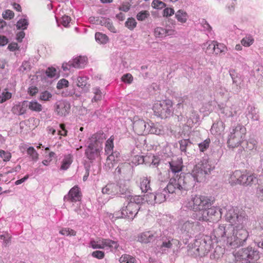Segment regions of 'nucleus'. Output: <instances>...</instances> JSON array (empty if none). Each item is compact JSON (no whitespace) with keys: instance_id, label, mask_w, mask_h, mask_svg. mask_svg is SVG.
Here are the masks:
<instances>
[{"instance_id":"obj_1","label":"nucleus","mask_w":263,"mask_h":263,"mask_svg":"<svg viewBox=\"0 0 263 263\" xmlns=\"http://www.w3.org/2000/svg\"><path fill=\"white\" fill-rule=\"evenodd\" d=\"M225 218L230 224H219L214 230L215 237L232 249L243 246L249 236L248 231L242 226L247 219L246 213L231 208L227 211Z\"/></svg>"},{"instance_id":"obj_2","label":"nucleus","mask_w":263,"mask_h":263,"mask_svg":"<svg viewBox=\"0 0 263 263\" xmlns=\"http://www.w3.org/2000/svg\"><path fill=\"white\" fill-rule=\"evenodd\" d=\"M213 167L206 158H203L193 169L192 173H180V176H176L177 183L183 191H187L194 186L195 182H201L204 180L205 175L210 173Z\"/></svg>"},{"instance_id":"obj_3","label":"nucleus","mask_w":263,"mask_h":263,"mask_svg":"<svg viewBox=\"0 0 263 263\" xmlns=\"http://www.w3.org/2000/svg\"><path fill=\"white\" fill-rule=\"evenodd\" d=\"M179 183H177V179L176 177L171 178L167 186L164 188H159L155 193V198L156 199V203H161L168 199L171 195L174 194H179L183 189H181L179 185Z\"/></svg>"},{"instance_id":"obj_4","label":"nucleus","mask_w":263,"mask_h":263,"mask_svg":"<svg viewBox=\"0 0 263 263\" xmlns=\"http://www.w3.org/2000/svg\"><path fill=\"white\" fill-rule=\"evenodd\" d=\"M212 242V240L208 236L196 239L192 247H189L188 253L195 257L204 256L210 251Z\"/></svg>"},{"instance_id":"obj_5","label":"nucleus","mask_w":263,"mask_h":263,"mask_svg":"<svg viewBox=\"0 0 263 263\" xmlns=\"http://www.w3.org/2000/svg\"><path fill=\"white\" fill-rule=\"evenodd\" d=\"M103 134H95L89 139V143L85 149V154L87 158L93 160L100 155L102 150L101 145L103 143Z\"/></svg>"},{"instance_id":"obj_6","label":"nucleus","mask_w":263,"mask_h":263,"mask_svg":"<svg viewBox=\"0 0 263 263\" xmlns=\"http://www.w3.org/2000/svg\"><path fill=\"white\" fill-rule=\"evenodd\" d=\"M246 134V128L244 126L238 124L236 126H233L228 140L229 147L235 148L238 146L244 141Z\"/></svg>"},{"instance_id":"obj_7","label":"nucleus","mask_w":263,"mask_h":263,"mask_svg":"<svg viewBox=\"0 0 263 263\" xmlns=\"http://www.w3.org/2000/svg\"><path fill=\"white\" fill-rule=\"evenodd\" d=\"M237 261H243L246 263H251L258 261L260 258L259 252L252 247H248L240 249L235 254Z\"/></svg>"},{"instance_id":"obj_8","label":"nucleus","mask_w":263,"mask_h":263,"mask_svg":"<svg viewBox=\"0 0 263 263\" xmlns=\"http://www.w3.org/2000/svg\"><path fill=\"white\" fill-rule=\"evenodd\" d=\"M153 109L155 116L161 119L170 118L173 113V102L170 100L159 102L154 104Z\"/></svg>"},{"instance_id":"obj_9","label":"nucleus","mask_w":263,"mask_h":263,"mask_svg":"<svg viewBox=\"0 0 263 263\" xmlns=\"http://www.w3.org/2000/svg\"><path fill=\"white\" fill-rule=\"evenodd\" d=\"M203 230V227L199 222L191 221L184 222L181 228L182 238L186 240L194 236L196 237L197 234Z\"/></svg>"},{"instance_id":"obj_10","label":"nucleus","mask_w":263,"mask_h":263,"mask_svg":"<svg viewBox=\"0 0 263 263\" xmlns=\"http://www.w3.org/2000/svg\"><path fill=\"white\" fill-rule=\"evenodd\" d=\"M189 204V207L195 212L207 209L212 205L211 200L207 197L201 195H195L193 197Z\"/></svg>"},{"instance_id":"obj_11","label":"nucleus","mask_w":263,"mask_h":263,"mask_svg":"<svg viewBox=\"0 0 263 263\" xmlns=\"http://www.w3.org/2000/svg\"><path fill=\"white\" fill-rule=\"evenodd\" d=\"M140 208V206L139 205L128 202L126 207L122 209L121 213L118 212L114 214L116 215V218L127 217L128 219L133 220L138 214Z\"/></svg>"},{"instance_id":"obj_12","label":"nucleus","mask_w":263,"mask_h":263,"mask_svg":"<svg viewBox=\"0 0 263 263\" xmlns=\"http://www.w3.org/2000/svg\"><path fill=\"white\" fill-rule=\"evenodd\" d=\"M90 245L94 249L109 248L112 250L117 249L119 247V244L117 241H113L109 239H103L99 241L91 240Z\"/></svg>"},{"instance_id":"obj_13","label":"nucleus","mask_w":263,"mask_h":263,"mask_svg":"<svg viewBox=\"0 0 263 263\" xmlns=\"http://www.w3.org/2000/svg\"><path fill=\"white\" fill-rule=\"evenodd\" d=\"M87 58L85 57L79 56L68 63H63L62 68L63 70L66 71L69 70L71 67L75 68H82L86 65Z\"/></svg>"},{"instance_id":"obj_14","label":"nucleus","mask_w":263,"mask_h":263,"mask_svg":"<svg viewBox=\"0 0 263 263\" xmlns=\"http://www.w3.org/2000/svg\"><path fill=\"white\" fill-rule=\"evenodd\" d=\"M55 111L59 116H65L69 112L70 105L68 102L60 101L57 102L55 105Z\"/></svg>"},{"instance_id":"obj_15","label":"nucleus","mask_w":263,"mask_h":263,"mask_svg":"<svg viewBox=\"0 0 263 263\" xmlns=\"http://www.w3.org/2000/svg\"><path fill=\"white\" fill-rule=\"evenodd\" d=\"M79 187L74 186L69 191L67 195L64 197V201L77 202L81 199V195Z\"/></svg>"},{"instance_id":"obj_16","label":"nucleus","mask_w":263,"mask_h":263,"mask_svg":"<svg viewBox=\"0 0 263 263\" xmlns=\"http://www.w3.org/2000/svg\"><path fill=\"white\" fill-rule=\"evenodd\" d=\"M133 129L139 135H146L147 123L143 120H135L133 122Z\"/></svg>"},{"instance_id":"obj_17","label":"nucleus","mask_w":263,"mask_h":263,"mask_svg":"<svg viewBox=\"0 0 263 263\" xmlns=\"http://www.w3.org/2000/svg\"><path fill=\"white\" fill-rule=\"evenodd\" d=\"M163 132L162 126L158 123H155L150 121L147 123L146 135L148 134L161 135Z\"/></svg>"},{"instance_id":"obj_18","label":"nucleus","mask_w":263,"mask_h":263,"mask_svg":"<svg viewBox=\"0 0 263 263\" xmlns=\"http://www.w3.org/2000/svg\"><path fill=\"white\" fill-rule=\"evenodd\" d=\"M247 174H242V173L239 171H235L231 176V179L232 181L236 184L246 185Z\"/></svg>"},{"instance_id":"obj_19","label":"nucleus","mask_w":263,"mask_h":263,"mask_svg":"<svg viewBox=\"0 0 263 263\" xmlns=\"http://www.w3.org/2000/svg\"><path fill=\"white\" fill-rule=\"evenodd\" d=\"M220 109V113L222 114L224 117H232L237 114V111L236 110V107L234 105L232 106H221L219 105Z\"/></svg>"},{"instance_id":"obj_20","label":"nucleus","mask_w":263,"mask_h":263,"mask_svg":"<svg viewBox=\"0 0 263 263\" xmlns=\"http://www.w3.org/2000/svg\"><path fill=\"white\" fill-rule=\"evenodd\" d=\"M207 211L210 221H217L221 218V212L220 209L215 207H209L207 208Z\"/></svg>"},{"instance_id":"obj_21","label":"nucleus","mask_w":263,"mask_h":263,"mask_svg":"<svg viewBox=\"0 0 263 263\" xmlns=\"http://www.w3.org/2000/svg\"><path fill=\"white\" fill-rule=\"evenodd\" d=\"M180 150L181 153H184L186 155L190 154V151L193 149V144L189 139H182L179 141Z\"/></svg>"},{"instance_id":"obj_22","label":"nucleus","mask_w":263,"mask_h":263,"mask_svg":"<svg viewBox=\"0 0 263 263\" xmlns=\"http://www.w3.org/2000/svg\"><path fill=\"white\" fill-rule=\"evenodd\" d=\"M170 169L171 172L174 174V175L171 178H173L176 176H180V173L182 170V162L179 160H172L168 162Z\"/></svg>"},{"instance_id":"obj_23","label":"nucleus","mask_w":263,"mask_h":263,"mask_svg":"<svg viewBox=\"0 0 263 263\" xmlns=\"http://www.w3.org/2000/svg\"><path fill=\"white\" fill-rule=\"evenodd\" d=\"M118 184L115 183H108L102 188V192L103 194H107L111 196L117 194Z\"/></svg>"},{"instance_id":"obj_24","label":"nucleus","mask_w":263,"mask_h":263,"mask_svg":"<svg viewBox=\"0 0 263 263\" xmlns=\"http://www.w3.org/2000/svg\"><path fill=\"white\" fill-rule=\"evenodd\" d=\"M192 217L199 221H210L207 209H204L194 213Z\"/></svg>"},{"instance_id":"obj_25","label":"nucleus","mask_w":263,"mask_h":263,"mask_svg":"<svg viewBox=\"0 0 263 263\" xmlns=\"http://www.w3.org/2000/svg\"><path fill=\"white\" fill-rule=\"evenodd\" d=\"M151 180L147 177H142L140 180V187L142 192L146 193L152 191V190L150 187Z\"/></svg>"},{"instance_id":"obj_26","label":"nucleus","mask_w":263,"mask_h":263,"mask_svg":"<svg viewBox=\"0 0 263 263\" xmlns=\"http://www.w3.org/2000/svg\"><path fill=\"white\" fill-rule=\"evenodd\" d=\"M76 82L77 86L81 88L84 92H87L88 90L90 85L88 84L87 79L86 77H78Z\"/></svg>"},{"instance_id":"obj_27","label":"nucleus","mask_w":263,"mask_h":263,"mask_svg":"<svg viewBox=\"0 0 263 263\" xmlns=\"http://www.w3.org/2000/svg\"><path fill=\"white\" fill-rule=\"evenodd\" d=\"M230 74L233 80V83L231 88L232 91L234 93L237 94L240 91L241 88V81L240 78L237 77L234 78L231 74Z\"/></svg>"},{"instance_id":"obj_28","label":"nucleus","mask_w":263,"mask_h":263,"mask_svg":"<svg viewBox=\"0 0 263 263\" xmlns=\"http://www.w3.org/2000/svg\"><path fill=\"white\" fill-rule=\"evenodd\" d=\"M152 235H151L149 231L142 233L138 236V241L145 243H148L153 242L152 239Z\"/></svg>"},{"instance_id":"obj_29","label":"nucleus","mask_w":263,"mask_h":263,"mask_svg":"<svg viewBox=\"0 0 263 263\" xmlns=\"http://www.w3.org/2000/svg\"><path fill=\"white\" fill-rule=\"evenodd\" d=\"M127 199L128 202L133 203L134 204H137L139 206L145 202L144 196L142 197L140 195H128L127 196Z\"/></svg>"},{"instance_id":"obj_30","label":"nucleus","mask_w":263,"mask_h":263,"mask_svg":"<svg viewBox=\"0 0 263 263\" xmlns=\"http://www.w3.org/2000/svg\"><path fill=\"white\" fill-rule=\"evenodd\" d=\"M248 113L247 114L248 118H251L254 121H257L259 119L258 110L255 107L252 106H249L248 107Z\"/></svg>"},{"instance_id":"obj_31","label":"nucleus","mask_w":263,"mask_h":263,"mask_svg":"<svg viewBox=\"0 0 263 263\" xmlns=\"http://www.w3.org/2000/svg\"><path fill=\"white\" fill-rule=\"evenodd\" d=\"M130 170V165L128 163H121L116 168L115 173L119 175H125Z\"/></svg>"},{"instance_id":"obj_32","label":"nucleus","mask_w":263,"mask_h":263,"mask_svg":"<svg viewBox=\"0 0 263 263\" xmlns=\"http://www.w3.org/2000/svg\"><path fill=\"white\" fill-rule=\"evenodd\" d=\"M224 130L223 123L222 121H218L213 124L211 128V132L212 134L219 135Z\"/></svg>"},{"instance_id":"obj_33","label":"nucleus","mask_w":263,"mask_h":263,"mask_svg":"<svg viewBox=\"0 0 263 263\" xmlns=\"http://www.w3.org/2000/svg\"><path fill=\"white\" fill-rule=\"evenodd\" d=\"M161 240H162V244L160 246V249L162 251L167 250L171 249L173 246L172 242L174 240L171 238H167L163 236Z\"/></svg>"},{"instance_id":"obj_34","label":"nucleus","mask_w":263,"mask_h":263,"mask_svg":"<svg viewBox=\"0 0 263 263\" xmlns=\"http://www.w3.org/2000/svg\"><path fill=\"white\" fill-rule=\"evenodd\" d=\"M224 249L220 246H217L214 249L213 252L211 254L210 257L212 259H218L224 253Z\"/></svg>"},{"instance_id":"obj_35","label":"nucleus","mask_w":263,"mask_h":263,"mask_svg":"<svg viewBox=\"0 0 263 263\" xmlns=\"http://www.w3.org/2000/svg\"><path fill=\"white\" fill-rule=\"evenodd\" d=\"M28 105L29 109L33 111L40 112L43 109L42 105L36 101H28Z\"/></svg>"},{"instance_id":"obj_36","label":"nucleus","mask_w":263,"mask_h":263,"mask_svg":"<svg viewBox=\"0 0 263 263\" xmlns=\"http://www.w3.org/2000/svg\"><path fill=\"white\" fill-rule=\"evenodd\" d=\"M175 17L178 22L183 23L187 21V14L185 11L180 9L175 13Z\"/></svg>"},{"instance_id":"obj_37","label":"nucleus","mask_w":263,"mask_h":263,"mask_svg":"<svg viewBox=\"0 0 263 263\" xmlns=\"http://www.w3.org/2000/svg\"><path fill=\"white\" fill-rule=\"evenodd\" d=\"M72 162V156L71 155H68L65 156L62 161V164L61 169L66 170L70 165Z\"/></svg>"},{"instance_id":"obj_38","label":"nucleus","mask_w":263,"mask_h":263,"mask_svg":"<svg viewBox=\"0 0 263 263\" xmlns=\"http://www.w3.org/2000/svg\"><path fill=\"white\" fill-rule=\"evenodd\" d=\"M119 261L120 263H136L137 260L134 257L125 254L120 257Z\"/></svg>"},{"instance_id":"obj_39","label":"nucleus","mask_w":263,"mask_h":263,"mask_svg":"<svg viewBox=\"0 0 263 263\" xmlns=\"http://www.w3.org/2000/svg\"><path fill=\"white\" fill-rule=\"evenodd\" d=\"M118 184V189L117 190V194L119 195H125V197H127L126 196L127 193H128V187L124 183H120Z\"/></svg>"},{"instance_id":"obj_40","label":"nucleus","mask_w":263,"mask_h":263,"mask_svg":"<svg viewBox=\"0 0 263 263\" xmlns=\"http://www.w3.org/2000/svg\"><path fill=\"white\" fill-rule=\"evenodd\" d=\"M152 235V239L153 241L155 240H161L162 237V233L160 229H155L149 231Z\"/></svg>"},{"instance_id":"obj_41","label":"nucleus","mask_w":263,"mask_h":263,"mask_svg":"<svg viewBox=\"0 0 263 263\" xmlns=\"http://www.w3.org/2000/svg\"><path fill=\"white\" fill-rule=\"evenodd\" d=\"M148 193L144 195L145 202H147L148 204H154L156 203V199L155 198V193L147 192Z\"/></svg>"},{"instance_id":"obj_42","label":"nucleus","mask_w":263,"mask_h":263,"mask_svg":"<svg viewBox=\"0 0 263 263\" xmlns=\"http://www.w3.org/2000/svg\"><path fill=\"white\" fill-rule=\"evenodd\" d=\"M95 39L97 42L101 44H106L108 41V37L105 34L100 32L96 33Z\"/></svg>"},{"instance_id":"obj_43","label":"nucleus","mask_w":263,"mask_h":263,"mask_svg":"<svg viewBox=\"0 0 263 263\" xmlns=\"http://www.w3.org/2000/svg\"><path fill=\"white\" fill-rule=\"evenodd\" d=\"M256 141L254 139H250L243 144L247 151H251L256 148Z\"/></svg>"},{"instance_id":"obj_44","label":"nucleus","mask_w":263,"mask_h":263,"mask_svg":"<svg viewBox=\"0 0 263 263\" xmlns=\"http://www.w3.org/2000/svg\"><path fill=\"white\" fill-rule=\"evenodd\" d=\"M113 140L114 139L110 137L106 142L105 151L107 155L110 154L113 152V148L114 147Z\"/></svg>"},{"instance_id":"obj_45","label":"nucleus","mask_w":263,"mask_h":263,"mask_svg":"<svg viewBox=\"0 0 263 263\" xmlns=\"http://www.w3.org/2000/svg\"><path fill=\"white\" fill-rule=\"evenodd\" d=\"M29 22L27 19L22 18L18 20L16 24V28L17 29L25 30L27 28Z\"/></svg>"},{"instance_id":"obj_46","label":"nucleus","mask_w":263,"mask_h":263,"mask_svg":"<svg viewBox=\"0 0 263 263\" xmlns=\"http://www.w3.org/2000/svg\"><path fill=\"white\" fill-rule=\"evenodd\" d=\"M199 119V116L198 114L194 110H193L187 119V122L191 125L193 123H196Z\"/></svg>"},{"instance_id":"obj_47","label":"nucleus","mask_w":263,"mask_h":263,"mask_svg":"<svg viewBox=\"0 0 263 263\" xmlns=\"http://www.w3.org/2000/svg\"><path fill=\"white\" fill-rule=\"evenodd\" d=\"M27 153L33 161H37L39 155L36 150L32 146L28 147L27 149Z\"/></svg>"},{"instance_id":"obj_48","label":"nucleus","mask_w":263,"mask_h":263,"mask_svg":"<svg viewBox=\"0 0 263 263\" xmlns=\"http://www.w3.org/2000/svg\"><path fill=\"white\" fill-rule=\"evenodd\" d=\"M108 161H113L117 163L120 160V154L118 151L112 152L108 156Z\"/></svg>"},{"instance_id":"obj_49","label":"nucleus","mask_w":263,"mask_h":263,"mask_svg":"<svg viewBox=\"0 0 263 263\" xmlns=\"http://www.w3.org/2000/svg\"><path fill=\"white\" fill-rule=\"evenodd\" d=\"M18 114L23 115L26 112L27 109H29L28 101H24L18 106Z\"/></svg>"},{"instance_id":"obj_50","label":"nucleus","mask_w":263,"mask_h":263,"mask_svg":"<svg viewBox=\"0 0 263 263\" xmlns=\"http://www.w3.org/2000/svg\"><path fill=\"white\" fill-rule=\"evenodd\" d=\"M166 29L162 27H157L155 29L154 34L157 37L166 36Z\"/></svg>"},{"instance_id":"obj_51","label":"nucleus","mask_w":263,"mask_h":263,"mask_svg":"<svg viewBox=\"0 0 263 263\" xmlns=\"http://www.w3.org/2000/svg\"><path fill=\"white\" fill-rule=\"evenodd\" d=\"M253 38L252 36L249 35L243 38L241 41V43L244 46L249 47L253 44Z\"/></svg>"},{"instance_id":"obj_52","label":"nucleus","mask_w":263,"mask_h":263,"mask_svg":"<svg viewBox=\"0 0 263 263\" xmlns=\"http://www.w3.org/2000/svg\"><path fill=\"white\" fill-rule=\"evenodd\" d=\"M210 143V139H206L204 141L199 143L198 146L200 151L202 152H204L209 148Z\"/></svg>"},{"instance_id":"obj_53","label":"nucleus","mask_w":263,"mask_h":263,"mask_svg":"<svg viewBox=\"0 0 263 263\" xmlns=\"http://www.w3.org/2000/svg\"><path fill=\"white\" fill-rule=\"evenodd\" d=\"M152 6L154 9H161L164 8L166 4L160 0H153Z\"/></svg>"},{"instance_id":"obj_54","label":"nucleus","mask_w":263,"mask_h":263,"mask_svg":"<svg viewBox=\"0 0 263 263\" xmlns=\"http://www.w3.org/2000/svg\"><path fill=\"white\" fill-rule=\"evenodd\" d=\"M137 22L135 18H129L125 22V26L130 30H133L136 26Z\"/></svg>"},{"instance_id":"obj_55","label":"nucleus","mask_w":263,"mask_h":263,"mask_svg":"<svg viewBox=\"0 0 263 263\" xmlns=\"http://www.w3.org/2000/svg\"><path fill=\"white\" fill-rule=\"evenodd\" d=\"M149 16V13L147 11H141L137 15V19L138 21H142Z\"/></svg>"},{"instance_id":"obj_56","label":"nucleus","mask_w":263,"mask_h":263,"mask_svg":"<svg viewBox=\"0 0 263 263\" xmlns=\"http://www.w3.org/2000/svg\"><path fill=\"white\" fill-rule=\"evenodd\" d=\"M247 182L246 185H251L257 182V179L254 175H247Z\"/></svg>"},{"instance_id":"obj_57","label":"nucleus","mask_w":263,"mask_h":263,"mask_svg":"<svg viewBox=\"0 0 263 263\" xmlns=\"http://www.w3.org/2000/svg\"><path fill=\"white\" fill-rule=\"evenodd\" d=\"M60 233L63 235H66V236H74L76 235V232L70 229L69 228H65L62 229L60 231Z\"/></svg>"},{"instance_id":"obj_58","label":"nucleus","mask_w":263,"mask_h":263,"mask_svg":"<svg viewBox=\"0 0 263 263\" xmlns=\"http://www.w3.org/2000/svg\"><path fill=\"white\" fill-rule=\"evenodd\" d=\"M52 96L50 92L48 91H44L41 93L40 98L43 101H49Z\"/></svg>"},{"instance_id":"obj_59","label":"nucleus","mask_w":263,"mask_h":263,"mask_svg":"<svg viewBox=\"0 0 263 263\" xmlns=\"http://www.w3.org/2000/svg\"><path fill=\"white\" fill-rule=\"evenodd\" d=\"M0 157L3 159L4 161H7L11 157V153L8 152H5L4 150H0Z\"/></svg>"},{"instance_id":"obj_60","label":"nucleus","mask_w":263,"mask_h":263,"mask_svg":"<svg viewBox=\"0 0 263 263\" xmlns=\"http://www.w3.org/2000/svg\"><path fill=\"white\" fill-rule=\"evenodd\" d=\"M109 20H110L109 18H106V17H97V19H96V21H95V23H96V24L101 25L102 26H105L106 24L107 23V22H108V21Z\"/></svg>"},{"instance_id":"obj_61","label":"nucleus","mask_w":263,"mask_h":263,"mask_svg":"<svg viewBox=\"0 0 263 263\" xmlns=\"http://www.w3.org/2000/svg\"><path fill=\"white\" fill-rule=\"evenodd\" d=\"M224 49H225V47L222 44H217L216 42H215V48L214 50V52L216 54L221 53L222 52H224Z\"/></svg>"},{"instance_id":"obj_62","label":"nucleus","mask_w":263,"mask_h":263,"mask_svg":"<svg viewBox=\"0 0 263 263\" xmlns=\"http://www.w3.org/2000/svg\"><path fill=\"white\" fill-rule=\"evenodd\" d=\"M56 69L53 67H49L46 70V74L48 77L53 78L56 76Z\"/></svg>"},{"instance_id":"obj_63","label":"nucleus","mask_w":263,"mask_h":263,"mask_svg":"<svg viewBox=\"0 0 263 263\" xmlns=\"http://www.w3.org/2000/svg\"><path fill=\"white\" fill-rule=\"evenodd\" d=\"M68 83H69L67 80L65 79H62L58 82L57 87L59 89H62L64 87H67Z\"/></svg>"},{"instance_id":"obj_64","label":"nucleus","mask_w":263,"mask_h":263,"mask_svg":"<svg viewBox=\"0 0 263 263\" xmlns=\"http://www.w3.org/2000/svg\"><path fill=\"white\" fill-rule=\"evenodd\" d=\"M71 18L67 15L63 16L60 20L61 23L65 27H68Z\"/></svg>"}]
</instances>
